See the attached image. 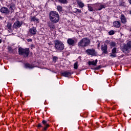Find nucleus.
<instances>
[{"label": "nucleus", "instance_id": "25", "mask_svg": "<svg viewBox=\"0 0 131 131\" xmlns=\"http://www.w3.org/2000/svg\"><path fill=\"white\" fill-rule=\"evenodd\" d=\"M58 2H59L60 4H67L68 3L67 0H58Z\"/></svg>", "mask_w": 131, "mask_h": 131}, {"label": "nucleus", "instance_id": "23", "mask_svg": "<svg viewBox=\"0 0 131 131\" xmlns=\"http://www.w3.org/2000/svg\"><path fill=\"white\" fill-rule=\"evenodd\" d=\"M57 9L58 12H62V11H63V8H62V6H57Z\"/></svg>", "mask_w": 131, "mask_h": 131}, {"label": "nucleus", "instance_id": "34", "mask_svg": "<svg viewBox=\"0 0 131 131\" xmlns=\"http://www.w3.org/2000/svg\"><path fill=\"white\" fill-rule=\"evenodd\" d=\"M76 13H81V10H80L78 9H76Z\"/></svg>", "mask_w": 131, "mask_h": 131}, {"label": "nucleus", "instance_id": "33", "mask_svg": "<svg viewBox=\"0 0 131 131\" xmlns=\"http://www.w3.org/2000/svg\"><path fill=\"white\" fill-rule=\"evenodd\" d=\"M57 60H58V57H56V56H54L53 57V61L54 62H56V61H57Z\"/></svg>", "mask_w": 131, "mask_h": 131}, {"label": "nucleus", "instance_id": "3", "mask_svg": "<svg viewBox=\"0 0 131 131\" xmlns=\"http://www.w3.org/2000/svg\"><path fill=\"white\" fill-rule=\"evenodd\" d=\"M30 53L29 48L23 49L21 47L18 48V54L24 56V57H28Z\"/></svg>", "mask_w": 131, "mask_h": 131}, {"label": "nucleus", "instance_id": "38", "mask_svg": "<svg viewBox=\"0 0 131 131\" xmlns=\"http://www.w3.org/2000/svg\"><path fill=\"white\" fill-rule=\"evenodd\" d=\"M2 39H0V43H2Z\"/></svg>", "mask_w": 131, "mask_h": 131}, {"label": "nucleus", "instance_id": "13", "mask_svg": "<svg viewBox=\"0 0 131 131\" xmlns=\"http://www.w3.org/2000/svg\"><path fill=\"white\" fill-rule=\"evenodd\" d=\"M101 50L102 51L103 54H107V53H108L107 52V45L106 44L101 46Z\"/></svg>", "mask_w": 131, "mask_h": 131}, {"label": "nucleus", "instance_id": "30", "mask_svg": "<svg viewBox=\"0 0 131 131\" xmlns=\"http://www.w3.org/2000/svg\"><path fill=\"white\" fill-rule=\"evenodd\" d=\"M110 56V57H113V58H115L117 57L116 54L115 53H111Z\"/></svg>", "mask_w": 131, "mask_h": 131}, {"label": "nucleus", "instance_id": "16", "mask_svg": "<svg viewBox=\"0 0 131 131\" xmlns=\"http://www.w3.org/2000/svg\"><path fill=\"white\" fill-rule=\"evenodd\" d=\"M30 20L31 22H37L38 23L39 22V19L36 17V16H30Z\"/></svg>", "mask_w": 131, "mask_h": 131}, {"label": "nucleus", "instance_id": "4", "mask_svg": "<svg viewBox=\"0 0 131 131\" xmlns=\"http://www.w3.org/2000/svg\"><path fill=\"white\" fill-rule=\"evenodd\" d=\"M55 49L57 51H63L64 50V45L62 41L56 40L54 41Z\"/></svg>", "mask_w": 131, "mask_h": 131}, {"label": "nucleus", "instance_id": "29", "mask_svg": "<svg viewBox=\"0 0 131 131\" xmlns=\"http://www.w3.org/2000/svg\"><path fill=\"white\" fill-rule=\"evenodd\" d=\"M78 68V63L77 62H75L74 64V68L75 69H77Z\"/></svg>", "mask_w": 131, "mask_h": 131}, {"label": "nucleus", "instance_id": "8", "mask_svg": "<svg viewBox=\"0 0 131 131\" xmlns=\"http://www.w3.org/2000/svg\"><path fill=\"white\" fill-rule=\"evenodd\" d=\"M0 12L2 14H5L6 15H10V10L7 7H3L1 8Z\"/></svg>", "mask_w": 131, "mask_h": 131}, {"label": "nucleus", "instance_id": "2", "mask_svg": "<svg viewBox=\"0 0 131 131\" xmlns=\"http://www.w3.org/2000/svg\"><path fill=\"white\" fill-rule=\"evenodd\" d=\"M91 43V40L90 39L85 37L82 38L79 42L78 43V47H82V48H85L88 46H90Z\"/></svg>", "mask_w": 131, "mask_h": 131}, {"label": "nucleus", "instance_id": "35", "mask_svg": "<svg viewBox=\"0 0 131 131\" xmlns=\"http://www.w3.org/2000/svg\"><path fill=\"white\" fill-rule=\"evenodd\" d=\"M37 127H42V125H41V124L39 123L37 125Z\"/></svg>", "mask_w": 131, "mask_h": 131}, {"label": "nucleus", "instance_id": "39", "mask_svg": "<svg viewBox=\"0 0 131 131\" xmlns=\"http://www.w3.org/2000/svg\"><path fill=\"white\" fill-rule=\"evenodd\" d=\"M129 14H130V15H131V10H130V11H129Z\"/></svg>", "mask_w": 131, "mask_h": 131}, {"label": "nucleus", "instance_id": "31", "mask_svg": "<svg viewBox=\"0 0 131 131\" xmlns=\"http://www.w3.org/2000/svg\"><path fill=\"white\" fill-rule=\"evenodd\" d=\"M104 8H105V6H104V5H101L100 7L98 8V10L101 11L102 9H104Z\"/></svg>", "mask_w": 131, "mask_h": 131}, {"label": "nucleus", "instance_id": "7", "mask_svg": "<svg viewBox=\"0 0 131 131\" xmlns=\"http://www.w3.org/2000/svg\"><path fill=\"white\" fill-rule=\"evenodd\" d=\"M23 24V23H22V21L16 20L12 26V28L13 29H18V28H20V27L22 26Z\"/></svg>", "mask_w": 131, "mask_h": 131}, {"label": "nucleus", "instance_id": "28", "mask_svg": "<svg viewBox=\"0 0 131 131\" xmlns=\"http://www.w3.org/2000/svg\"><path fill=\"white\" fill-rule=\"evenodd\" d=\"M115 33V32L113 30H111L110 32H108L109 35H113Z\"/></svg>", "mask_w": 131, "mask_h": 131}, {"label": "nucleus", "instance_id": "12", "mask_svg": "<svg viewBox=\"0 0 131 131\" xmlns=\"http://www.w3.org/2000/svg\"><path fill=\"white\" fill-rule=\"evenodd\" d=\"M29 32L31 34V35H35L36 34L37 30L36 28L35 27H32L30 29Z\"/></svg>", "mask_w": 131, "mask_h": 131}, {"label": "nucleus", "instance_id": "9", "mask_svg": "<svg viewBox=\"0 0 131 131\" xmlns=\"http://www.w3.org/2000/svg\"><path fill=\"white\" fill-rule=\"evenodd\" d=\"M16 5L14 3H11L9 6V14H11L12 13H14V10Z\"/></svg>", "mask_w": 131, "mask_h": 131}, {"label": "nucleus", "instance_id": "15", "mask_svg": "<svg viewBox=\"0 0 131 131\" xmlns=\"http://www.w3.org/2000/svg\"><path fill=\"white\" fill-rule=\"evenodd\" d=\"M121 22L123 23V24H126V22H127L126 20V17L124 16V14H121L120 16Z\"/></svg>", "mask_w": 131, "mask_h": 131}, {"label": "nucleus", "instance_id": "11", "mask_svg": "<svg viewBox=\"0 0 131 131\" xmlns=\"http://www.w3.org/2000/svg\"><path fill=\"white\" fill-rule=\"evenodd\" d=\"M73 73L70 72V71H66L64 72H62L61 73V75L62 76H64V77H68L69 76H71L72 74H73Z\"/></svg>", "mask_w": 131, "mask_h": 131}, {"label": "nucleus", "instance_id": "17", "mask_svg": "<svg viewBox=\"0 0 131 131\" xmlns=\"http://www.w3.org/2000/svg\"><path fill=\"white\" fill-rule=\"evenodd\" d=\"M113 25L114 27L116 28H119L120 26H121V24H120V21H115L113 23Z\"/></svg>", "mask_w": 131, "mask_h": 131}, {"label": "nucleus", "instance_id": "24", "mask_svg": "<svg viewBox=\"0 0 131 131\" xmlns=\"http://www.w3.org/2000/svg\"><path fill=\"white\" fill-rule=\"evenodd\" d=\"M8 50L10 53H14V49H13L11 47H8Z\"/></svg>", "mask_w": 131, "mask_h": 131}, {"label": "nucleus", "instance_id": "27", "mask_svg": "<svg viewBox=\"0 0 131 131\" xmlns=\"http://www.w3.org/2000/svg\"><path fill=\"white\" fill-rule=\"evenodd\" d=\"M88 9H89V10L90 11V12H93L94 11V9H93V8L92 7V6L89 5L88 6Z\"/></svg>", "mask_w": 131, "mask_h": 131}, {"label": "nucleus", "instance_id": "41", "mask_svg": "<svg viewBox=\"0 0 131 131\" xmlns=\"http://www.w3.org/2000/svg\"><path fill=\"white\" fill-rule=\"evenodd\" d=\"M106 42H109V41L107 40V41H106Z\"/></svg>", "mask_w": 131, "mask_h": 131}, {"label": "nucleus", "instance_id": "20", "mask_svg": "<svg viewBox=\"0 0 131 131\" xmlns=\"http://www.w3.org/2000/svg\"><path fill=\"white\" fill-rule=\"evenodd\" d=\"M97 62H98V59H96L95 61H89L88 64L89 66H91V65H93L94 66H96V65H97Z\"/></svg>", "mask_w": 131, "mask_h": 131}, {"label": "nucleus", "instance_id": "5", "mask_svg": "<svg viewBox=\"0 0 131 131\" xmlns=\"http://www.w3.org/2000/svg\"><path fill=\"white\" fill-rule=\"evenodd\" d=\"M85 53L87 55L92 56V57H96V56H98V53L94 49H88L85 51Z\"/></svg>", "mask_w": 131, "mask_h": 131}, {"label": "nucleus", "instance_id": "32", "mask_svg": "<svg viewBox=\"0 0 131 131\" xmlns=\"http://www.w3.org/2000/svg\"><path fill=\"white\" fill-rule=\"evenodd\" d=\"M116 46V43L115 42H112L111 43V47H115Z\"/></svg>", "mask_w": 131, "mask_h": 131}, {"label": "nucleus", "instance_id": "21", "mask_svg": "<svg viewBox=\"0 0 131 131\" xmlns=\"http://www.w3.org/2000/svg\"><path fill=\"white\" fill-rule=\"evenodd\" d=\"M26 68H29V69H32V68H34V66L32 64H30L29 63H26L25 64Z\"/></svg>", "mask_w": 131, "mask_h": 131}, {"label": "nucleus", "instance_id": "22", "mask_svg": "<svg viewBox=\"0 0 131 131\" xmlns=\"http://www.w3.org/2000/svg\"><path fill=\"white\" fill-rule=\"evenodd\" d=\"M77 4L80 8H83L84 7V4L83 3H82V2H81L78 1L77 2Z\"/></svg>", "mask_w": 131, "mask_h": 131}, {"label": "nucleus", "instance_id": "1", "mask_svg": "<svg viewBox=\"0 0 131 131\" xmlns=\"http://www.w3.org/2000/svg\"><path fill=\"white\" fill-rule=\"evenodd\" d=\"M49 19L53 23H58L60 20L59 13L56 11H51L49 14Z\"/></svg>", "mask_w": 131, "mask_h": 131}, {"label": "nucleus", "instance_id": "14", "mask_svg": "<svg viewBox=\"0 0 131 131\" xmlns=\"http://www.w3.org/2000/svg\"><path fill=\"white\" fill-rule=\"evenodd\" d=\"M42 123L44 125V127L43 128V130H47V129H48V127H49V126H50V125H49V124H48V121L43 120L42 121Z\"/></svg>", "mask_w": 131, "mask_h": 131}, {"label": "nucleus", "instance_id": "36", "mask_svg": "<svg viewBox=\"0 0 131 131\" xmlns=\"http://www.w3.org/2000/svg\"><path fill=\"white\" fill-rule=\"evenodd\" d=\"M28 41H32V39H28Z\"/></svg>", "mask_w": 131, "mask_h": 131}, {"label": "nucleus", "instance_id": "40", "mask_svg": "<svg viewBox=\"0 0 131 131\" xmlns=\"http://www.w3.org/2000/svg\"><path fill=\"white\" fill-rule=\"evenodd\" d=\"M99 68H101L100 66L98 67V69H99Z\"/></svg>", "mask_w": 131, "mask_h": 131}, {"label": "nucleus", "instance_id": "10", "mask_svg": "<svg viewBox=\"0 0 131 131\" xmlns=\"http://www.w3.org/2000/svg\"><path fill=\"white\" fill-rule=\"evenodd\" d=\"M67 42L69 46H72V47H73L75 43H76V41L71 38L68 39Z\"/></svg>", "mask_w": 131, "mask_h": 131}, {"label": "nucleus", "instance_id": "6", "mask_svg": "<svg viewBox=\"0 0 131 131\" xmlns=\"http://www.w3.org/2000/svg\"><path fill=\"white\" fill-rule=\"evenodd\" d=\"M131 48V41L127 42V45L125 46L123 48V52L125 54H128L129 53V50Z\"/></svg>", "mask_w": 131, "mask_h": 131}, {"label": "nucleus", "instance_id": "19", "mask_svg": "<svg viewBox=\"0 0 131 131\" xmlns=\"http://www.w3.org/2000/svg\"><path fill=\"white\" fill-rule=\"evenodd\" d=\"M48 26L51 28V29H55L56 26H55V23L50 22L48 23Z\"/></svg>", "mask_w": 131, "mask_h": 131}, {"label": "nucleus", "instance_id": "37", "mask_svg": "<svg viewBox=\"0 0 131 131\" xmlns=\"http://www.w3.org/2000/svg\"><path fill=\"white\" fill-rule=\"evenodd\" d=\"M128 2L129 3V4H130V5H131V0H128Z\"/></svg>", "mask_w": 131, "mask_h": 131}, {"label": "nucleus", "instance_id": "26", "mask_svg": "<svg viewBox=\"0 0 131 131\" xmlns=\"http://www.w3.org/2000/svg\"><path fill=\"white\" fill-rule=\"evenodd\" d=\"M116 48H114L112 49V54H116L117 53V52L116 51Z\"/></svg>", "mask_w": 131, "mask_h": 131}, {"label": "nucleus", "instance_id": "18", "mask_svg": "<svg viewBox=\"0 0 131 131\" xmlns=\"http://www.w3.org/2000/svg\"><path fill=\"white\" fill-rule=\"evenodd\" d=\"M12 23L10 22L7 23L6 27L8 28L9 32H13V30H14V29H13V28H12Z\"/></svg>", "mask_w": 131, "mask_h": 131}]
</instances>
